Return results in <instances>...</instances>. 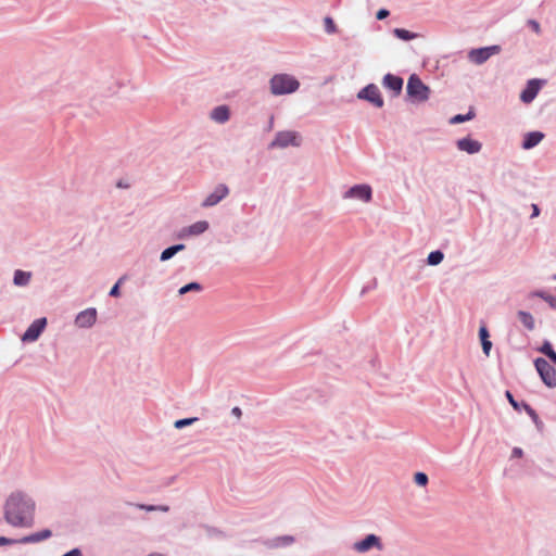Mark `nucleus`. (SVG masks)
I'll use <instances>...</instances> for the list:
<instances>
[{
    "label": "nucleus",
    "mask_w": 556,
    "mask_h": 556,
    "mask_svg": "<svg viewBox=\"0 0 556 556\" xmlns=\"http://www.w3.org/2000/svg\"><path fill=\"white\" fill-rule=\"evenodd\" d=\"M299 87L298 79L288 74H277L270 79V91L276 96L292 93Z\"/></svg>",
    "instance_id": "2"
},
{
    "label": "nucleus",
    "mask_w": 556,
    "mask_h": 556,
    "mask_svg": "<svg viewBox=\"0 0 556 556\" xmlns=\"http://www.w3.org/2000/svg\"><path fill=\"white\" fill-rule=\"evenodd\" d=\"M500 46H490L479 49H473L469 52V60L476 64H482L489 60L492 55L500 53Z\"/></svg>",
    "instance_id": "7"
},
{
    "label": "nucleus",
    "mask_w": 556,
    "mask_h": 556,
    "mask_svg": "<svg viewBox=\"0 0 556 556\" xmlns=\"http://www.w3.org/2000/svg\"><path fill=\"white\" fill-rule=\"evenodd\" d=\"M414 481L420 486H426L428 483V476L424 472H417L414 476Z\"/></svg>",
    "instance_id": "30"
},
{
    "label": "nucleus",
    "mask_w": 556,
    "mask_h": 556,
    "mask_svg": "<svg viewBox=\"0 0 556 556\" xmlns=\"http://www.w3.org/2000/svg\"><path fill=\"white\" fill-rule=\"evenodd\" d=\"M191 291L200 292V291H202V286L200 283H198V282H190V283L181 287L179 289L178 293L180 295H182V294H186V293L191 292Z\"/></svg>",
    "instance_id": "26"
},
{
    "label": "nucleus",
    "mask_w": 556,
    "mask_h": 556,
    "mask_svg": "<svg viewBox=\"0 0 556 556\" xmlns=\"http://www.w3.org/2000/svg\"><path fill=\"white\" fill-rule=\"evenodd\" d=\"M122 279H119L114 286L113 288L111 289L110 291V295L111 296H118L119 294V283H121Z\"/></svg>",
    "instance_id": "35"
},
{
    "label": "nucleus",
    "mask_w": 556,
    "mask_h": 556,
    "mask_svg": "<svg viewBox=\"0 0 556 556\" xmlns=\"http://www.w3.org/2000/svg\"><path fill=\"white\" fill-rule=\"evenodd\" d=\"M208 228V223L205 220H200L191 226H189L187 229L184 230L185 235L189 236H197L203 233Z\"/></svg>",
    "instance_id": "19"
},
{
    "label": "nucleus",
    "mask_w": 556,
    "mask_h": 556,
    "mask_svg": "<svg viewBox=\"0 0 556 556\" xmlns=\"http://www.w3.org/2000/svg\"><path fill=\"white\" fill-rule=\"evenodd\" d=\"M96 320H97L96 308H87L77 315L75 323L80 328H87V327H91L96 323Z\"/></svg>",
    "instance_id": "12"
},
{
    "label": "nucleus",
    "mask_w": 556,
    "mask_h": 556,
    "mask_svg": "<svg viewBox=\"0 0 556 556\" xmlns=\"http://www.w3.org/2000/svg\"><path fill=\"white\" fill-rule=\"evenodd\" d=\"M229 109L226 105H219L215 108L212 113L211 117L217 123H225L229 119Z\"/></svg>",
    "instance_id": "18"
},
{
    "label": "nucleus",
    "mask_w": 556,
    "mask_h": 556,
    "mask_svg": "<svg viewBox=\"0 0 556 556\" xmlns=\"http://www.w3.org/2000/svg\"><path fill=\"white\" fill-rule=\"evenodd\" d=\"M541 88L540 81L536 79H531L528 81L527 87L520 94V99L525 103H530L536 97L539 90Z\"/></svg>",
    "instance_id": "13"
},
{
    "label": "nucleus",
    "mask_w": 556,
    "mask_h": 556,
    "mask_svg": "<svg viewBox=\"0 0 556 556\" xmlns=\"http://www.w3.org/2000/svg\"><path fill=\"white\" fill-rule=\"evenodd\" d=\"M544 300L547 301L553 307H556V298L547 296V298H544Z\"/></svg>",
    "instance_id": "41"
},
{
    "label": "nucleus",
    "mask_w": 556,
    "mask_h": 556,
    "mask_svg": "<svg viewBox=\"0 0 556 556\" xmlns=\"http://www.w3.org/2000/svg\"><path fill=\"white\" fill-rule=\"evenodd\" d=\"M51 536H52V532L49 529H45L39 532L23 536L22 539L18 540V543L20 544L38 543V542L48 540Z\"/></svg>",
    "instance_id": "15"
},
{
    "label": "nucleus",
    "mask_w": 556,
    "mask_h": 556,
    "mask_svg": "<svg viewBox=\"0 0 556 556\" xmlns=\"http://www.w3.org/2000/svg\"><path fill=\"white\" fill-rule=\"evenodd\" d=\"M407 93L415 101H426L429 97V88L417 75H412L407 81Z\"/></svg>",
    "instance_id": "3"
},
{
    "label": "nucleus",
    "mask_w": 556,
    "mask_h": 556,
    "mask_svg": "<svg viewBox=\"0 0 556 556\" xmlns=\"http://www.w3.org/2000/svg\"><path fill=\"white\" fill-rule=\"evenodd\" d=\"M530 25L532 26V28H533V30H534L535 33H538V34L540 33V30H541V29H540V25H539V23H538V22H535V21H530Z\"/></svg>",
    "instance_id": "40"
},
{
    "label": "nucleus",
    "mask_w": 556,
    "mask_h": 556,
    "mask_svg": "<svg viewBox=\"0 0 556 556\" xmlns=\"http://www.w3.org/2000/svg\"><path fill=\"white\" fill-rule=\"evenodd\" d=\"M457 148L469 154L478 153L481 150V143L470 138H463L457 141Z\"/></svg>",
    "instance_id": "14"
},
{
    "label": "nucleus",
    "mask_w": 556,
    "mask_h": 556,
    "mask_svg": "<svg viewBox=\"0 0 556 556\" xmlns=\"http://www.w3.org/2000/svg\"><path fill=\"white\" fill-rule=\"evenodd\" d=\"M444 258V254L441 251H433L428 255L427 262L431 266L439 265Z\"/></svg>",
    "instance_id": "25"
},
{
    "label": "nucleus",
    "mask_w": 556,
    "mask_h": 556,
    "mask_svg": "<svg viewBox=\"0 0 556 556\" xmlns=\"http://www.w3.org/2000/svg\"><path fill=\"white\" fill-rule=\"evenodd\" d=\"M389 14H390V13H389V11H388V10H386V9H381V10H379V11L377 12V18H378V20H383V18L388 17V16H389Z\"/></svg>",
    "instance_id": "37"
},
{
    "label": "nucleus",
    "mask_w": 556,
    "mask_h": 556,
    "mask_svg": "<svg viewBox=\"0 0 556 556\" xmlns=\"http://www.w3.org/2000/svg\"><path fill=\"white\" fill-rule=\"evenodd\" d=\"M534 365L542 381L549 388L556 387V369L544 358H536Z\"/></svg>",
    "instance_id": "5"
},
{
    "label": "nucleus",
    "mask_w": 556,
    "mask_h": 556,
    "mask_svg": "<svg viewBox=\"0 0 556 556\" xmlns=\"http://www.w3.org/2000/svg\"><path fill=\"white\" fill-rule=\"evenodd\" d=\"M118 188H128L129 185L128 184H124L123 181H118L117 185H116Z\"/></svg>",
    "instance_id": "44"
},
{
    "label": "nucleus",
    "mask_w": 556,
    "mask_h": 556,
    "mask_svg": "<svg viewBox=\"0 0 556 556\" xmlns=\"http://www.w3.org/2000/svg\"><path fill=\"white\" fill-rule=\"evenodd\" d=\"M473 117V114L471 112H469L468 114L466 115H462V114H457L455 115L452 119H451V123L453 124H458V123H463L465 121H469Z\"/></svg>",
    "instance_id": "31"
},
{
    "label": "nucleus",
    "mask_w": 556,
    "mask_h": 556,
    "mask_svg": "<svg viewBox=\"0 0 556 556\" xmlns=\"http://www.w3.org/2000/svg\"><path fill=\"white\" fill-rule=\"evenodd\" d=\"M554 279L556 280V275L554 276Z\"/></svg>",
    "instance_id": "46"
},
{
    "label": "nucleus",
    "mask_w": 556,
    "mask_h": 556,
    "mask_svg": "<svg viewBox=\"0 0 556 556\" xmlns=\"http://www.w3.org/2000/svg\"><path fill=\"white\" fill-rule=\"evenodd\" d=\"M324 25H325V30L328 34H333L337 31V26L331 17H329V16L325 17Z\"/></svg>",
    "instance_id": "29"
},
{
    "label": "nucleus",
    "mask_w": 556,
    "mask_h": 556,
    "mask_svg": "<svg viewBox=\"0 0 556 556\" xmlns=\"http://www.w3.org/2000/svg\"><path fill=\"white\" fill-rule=\"evenodd\" d=\"M138 508L140 509H144L147 511H153V510H156V506H152V505H143V504H139L137 505Z\"/></svg>",
    "instance_id": "38"
},
{
    "label": "nucleus",
    "mask_w": 556,
    "mask_h": 556,
    "mask_svg": "<svg viewBox=\"0 0 556 556\" xmlns=\"http://www.w3.org/2000/svg\"><path fill=\"white\" fill-rule=\"evenodd\" d=\"M195 420H197V418L179 419V420L175 421V428L181 429L186 426L193 424Z\"/></svg>",
    "instance_id": "32"
},
{
    "label": "nucleus",
    "mask_w": 556,
    "mask_h": 556,
    "mask_svg": "<svg viewBox=\"0 0 556 556\" xmlns=\"http://www.w3.org/2000/svg\"><path fill=\"white\" fill-rule=\"evenodd\" d=\"M393 33L397 38H400L402 40H410L416 37L415 34H413L406 29H403V28H395Z\"/></svg>",
    "instance_id": "27"
},
{
    "label": "nucleus",
    "mask_w": 556,
    "mask_h": 556,
    "mask_svg": "<svg viewBox=\"0 0 556 556\" xmlns=\"http://www.w3.org/2000/svg\"><path fill=\"white\" fill-rule=\"evenodd\" d=\"M371 547L382 549L380 539L375 534H368L364 540L358 541L354 544V549L357 551L358 553H365L369 551Z\"/></svg>",
    "instance_id": "11"
},
{
    "label": "nucleus",
    "mask_w": 556,
    "mask_h": 556,
    "mask_svg": "<svg viewBox=\"0 0 556 556\" xmlns=\"http://www.w3.org/2000/svg\"><path fill=\"white\" fill-rule=\"evenodd\" d=\"M293 542H294V538L292 535H281V536H277V538L273 539L269 542V546L278 548V547L291 545Z\"/></svg>",
    "instance_id": "22"
},
{
    "label": "nucleus",
    "mask_w": 556,
    "mask_h": 556,
    "mask_svg": "<svg viewBox=\"0 0 556 556\" xmlns=\"http://www.w3.org/2000/svg\"><path fill=\"white\" fill-rule=\"evenodd\" d=\"M522 407L525 408V410H526V412H527L531 417H533V418H535V417H536L535 412L533 410V408H532L530 405H528L527 403H522Z\"/></svg>",
    "instance_id": "36"
},
{
    "label": "nucleus",
    "mask_w": 556,
    "mask_h": 556,
    "mask_svg": "<svg viewBox=\"0 0 556 556\" xmlns=\"http://www.w3.org/2000/svg\"><path fill=\"white\" fill-rule=\"evenodd\" d=\"M229 193V190L226 185H218L215 190L208 194L202 203V206L210 207L216 205L224 198H226Z\"/></svg>",
    "instance_id": "10"
},
{
    "label": "nucleus",
    "mask_w": 556,
    "mask_h": 556,
    "mask_svg": "<svg viewBox=\"0 0 556 556\" xmlns=\"http://www.w3.org/2000/svg\"><path fill=\"white\" fill-rule=\"evenodd\" d=\"M541 352L544 353L551 361L556 365V353L554 352L552 345L548 342H545L541 348Z\"/></svg>",
    "instance_id": "28"
},
{
    "label": "nucleus",
    "mask_w": 556,
    "mask_h": 556,
    "mask_svg": "<svg viewBox=\"0 0 556 556\" xmlns=\"http://www.w3.org/2000/svg\"><path fill=\"white\" fill-rule=\"evenodd\" d=\"M372 190L369 185H355L350 188L343 195L344 199H356L368 203L371 201Z\"/></svg>",
    "instance_id": "6"
},
{
    "label": "nucleus",
    "mask_w": 556,
    "mask_h": 556,
    "mask_svg": "<svg viewBox=\"0 0 556 556\" xmlns=\"http://www.w3.org/2000/svg\"><path fill=\"white\" fill-rule=\"evenodd\" d=\"M540 214V208L536 204H532V215L531 217H536Z\"/></svg>",
    "instance_id": "39"
},
{
    "label": "nucleus",
    "mask_w": 556,
    "mask_h": 556,
    "mask_svg": "<svg viewBox=\"0 0 556 556\" xmlns=\"http://www.w3.org/2000/svg\"><path fill=\"white\" fill-rule=\"evenodd\" d=\"M302 138L299 132L292 130H285L277 132L275 139L270 143V148L285 149L289 146L300 147Z\"/></svg>",
    "instance_id": "4"
},
{
    "label": "nucleus",
    "mask_w": 556,
    "mask_h": 556,
    "mask_svg": "<svg viewBox=\"0 0 556 556\" xmlns=\"http://www.w3.org/2000/svg\"><path fill=\"white\" fill-rule=\"evenodd\" d=\"M544 138V134L540 131H532L525 136L522 148L528 150L539 144Z\"/></svg>",
    "instance_id": "17"
},
{
    "label": "nucleus",
    "mask_w": 556,
    "mask_h": 556,
    "mask_svg": "<svg viewBox=\"0 0 556 556\" xmlns=\"http://www.w3.org/2000/svg\"><path fill=\"white\" fill-rule=\"evenodd\" d=\"M357 97L359 99L367 100L368 102L372 103L377 108H381L383 105V99L381 97L380 90L374 84H370V85L366 86L365 88H363L358 92Z\"/></svg>",
    "instance_id": "8"
},
{
    "label": "nucleus",
    "mask_w": 556,
    "mask_h": 556,
    "mask_svg": "<svg viewBox=\"0 0 556 556\" xmlns=\"http://www.w3.org/2000/svg\"><path fill=\"white\" fill-rule=\"evenodd\" d=\"M30 278H31V273L23 271L21 269H17L14 273L13 282H14L15 286L24 287V286H27L29 283Z\"/></svg>",
    "instance_id": "21"
},
{
    "label": "nucleus",
    "mask_w": 556,
    "mask_h": 556,
    "mask_svg": "<svg viewBox=\"0 0 556 556\" xmlns=\"http://www.w3.org/2000/svg\"><path fill=\"white\" fill-rule=\"evenodd\" d=\"M513 455H514V456H517V457H521V455H522V451H521V448H519V447H515V448L513 450Z\"/></svg>",
    "instance_id": "42"
},
{
    "label": "nucleus",
    "mask_w": 556,
    "mask_h": 556,
    "mask_svg": "<svg viewBox=\"0 0 556 556\" xmlns=\"http://www.w3.org/2000/svg\"><path fill=\"white\" fill-rule=\"evenodd\" d=\"M383 86L392 91H394L395 96H397L403 88V79L393 74H387L383 77Z\"/></svg>",
    "instance_id": "16"
},
{
    "label": "nucleus",
    "mask_w": 556,
    "mask_h": 556,
    "mask_svg": "<svg viewBox=\"0 0 556 556\" xmlns=\"http://www.w3.org/2000/svg\"><path fill=\"white\" fill-rule=\"evenodd\" d=\"M508 402L510 403V405L516 409V410H520V405L519 403L514 399L513 394L509 392V391H506L505 393Z\"/></svg>",
    "instance_id": "33"
},
{
    "label": "nucleus",
    "mask_w": 556,
    "mask_h": 556,
    "mask_svg": "<svg viewBox=\"0 0 556 556\" xmlns=\"http://www.w3.org/2000/svg\"><path fill=\"white\" fill-rule=\"evenodd\" d=\"M520 321L530 330L534 328V319L531 314L520 311L518 313Z\"/></svg>",
    "instance_id": "24"
},
{
    "label": "nucleus",
    "mask_w": 556,
    "mask_h": 556,
    "mask_svg": "<svg viewBox=\"0 0 556 556\" xmlns=\"http://www.w3.org/2000/svg\"><path fill=\"white\" fill-rule=\"evenodd\" d=\"M35 502L22 492H13L4 505V519L20 528H30L35 518Z\"/></svg>",
    "instance_id": "1"
},
{
    "label": "nucleus",
    "mask_w": 556,
    "mask_h": 556,
    "mask_svg": "<svg viewBox=\"0 0 556 556\" xmlns=\"http://www.w3.org/2000/svg\"><path fill=\"white\" fill-rule=\"evenodd\" d=\"M46 325H47L46 318L36 319L24 332V334L22 336V340L24 342L36 341L39 338L40 333L43 331Z\"/></svg>",
    "instance_id": "9"
},
{
    "label": "nucleus",
    "mask_w": 556,
    "mask_h": 556,
    "mask_svg": "<svg viewBox=\"0 0 556 556\" xmlns=\"http://www.w3.org/2000/svg\"><path fill=\"white\" fill-rule=\"evenodd\" d=\"M156 510L167 511L168 507L167 506H156Z\"/></svg>",
    "instance_id": "45"
},
{
    "label": "nucleus",
    "mask_w": 556,
    "mask_h": 556,
    "mask_svg": "<svg viewBox=\"0 0 556 556\" xmlns=\"http://www.w3.org/2000/svg\"><path fill=\"white\" fill-rule=\"evenodd\" d=\"M479 337L481 340L483 353L486 356H489L491 348H492V342L489 340V331L485 326L480 327Z\"/></svg>",
    "instance_id": "20"
},
{
    "label": "nucleus",
    "mask_w": 556,
    "mask_h": 556,
    "mask_svg": "<svg viewBox=\"0 0 556 556\" xmlns=\"http://www.w3.org/2000/svg\"><path fill=\"white\" fill-rule=\"evenodd\" d=\"M185 249V245L184 244H176V245H173V247H169L167 249H165L162 254H161V261H167L169 260L170 257H173L176 253H178L179 251H182Z\"/></svg>",
    "instance_id": "23"
},
{
    "label": "nucleus",
    "mask_w": 556,
    "mask_h": 556,
    "mask_svg": "<svg viewBox=\"0 0 556 556\" xmlns=\"http://www.w3.org/2000/svg\"><path fill=\"white\" fill-rule=\"evenodd\" d=\"M232 414L239 418V417H241L242 413L239 407H235V408H232Z\"/></svg>",
    "instance_id": "43"
},
{
    "label": "nucleus",
    "mask_w": 556,
    "mask_h": 556,
    "mask_svg": "<svg viewBox=\"0 0 556 556\" xmlns=\"http://www.w3.org/2000/svg\"><path fill=\"white\" fill-rule=\"evenodd\" d=\"M17 543H18V540L0 536V546L1 545H12V544H17Z\"/></svg>",
    "instance_id": "34"
}]
</instances>
